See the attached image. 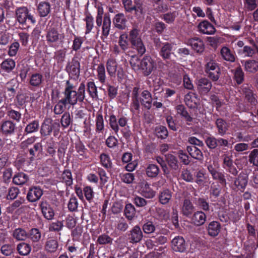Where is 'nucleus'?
Segmentation results:
<instances>
[{
	"label": "nucleus",
	"mask_w": 258,
	"mask_h": 258,
	"mask_svg": "<svg viewBox=\"0 0 258 258\" xmlns=\"http://www.w3.org/2000/svg\"><path fill=\"white\" fill-rule=\"evenodd\" d=\"M240 93L244 96L245 100L251 105L257 103L256 94L253 92L251 85L243 84L240 87Z\"/></svg>",
	"instance_id": "6e6552de"
},
{
	"label": "nucleus",
	"mask_w": 258,
	"mask_h": 258,
	"mask_svg": "<svg viewBox=\"0 0 258 258\" xmlns=\"http://www.w3.org/2000/svg\"><path fill=\"white\" fill-rule=\"evenodd\" d=\"M86 86L84 83H81L76 91V87L70 82L67 81L65 88L63 92L64 97L62 99L68 104L74 106L78 102H83L85 98Z\"/></svg>",
	"instance_id": "f257e3e1"
},
{
	"label": "nucleus",
	"mask_w": 258,
	"mask_h": 258,
	"mask_svg": "<svg viewBox=\"0 0 258 258\" xmlns=\"http://www.w3.org/2000/svg\"><path fill=\"white\" fill-rule=\"evenodd\" d=\"M96 24L97 27L98 33L99 32L98 28L100 27L102 24V33L104 36L107 37L109 34L111 26V20L109 16L105 14L103 19V12L98 10L96 17Z\"/></svg>",
	"instance_id": "39448f33"
},
{
	"label": "nucleus",
	"mask_w": 258,
	"mask_h": 258,
	"mask_svg": "<svg viewBox=\"0 0 258 258\" xmlns=\"http://www.w3.org/2000/svg\"><path fill=\"white\" fill-rule=\"evenodd\" d=\"M175 110H176L177 114L179 115L187 122V124L189 125L188 122L192 121L193 118L190 115L186 107L183 104L177 105L175 107Z\"/></svg>",
	"instance_id": "a878e982"
},
{
	"label": "nucleus",
	"mask_w": 258,
	"mask_h": 258,
	"mask_svg": "<svg viewBox=\"0 0 258 258\" xmlns=\"http://www.w3.org/2000/svg\"><path fill=\"white\" fill-rule=\"evenodd\" d=\"M155 132L156 136L161 139H166L168 136V132L167 128L163 125H159L155 127Z\"/></svg>",
	"instance_id": "6e6d98bb"
},
{
	"label": "nucleus",
	"mask_w": 258,
	"mask_h": 258,
	"mask_svg": "<svg viewBox=\"0 0 258 258\" xmlns=\"http://www.w3.org/2000/svg\"><path fill=\"white\" fill-rule=\"evenodd\" d=\"M66 71L71 77L78 79L80 73V63L77 57H74L71 61L68 63Z\"/></svg>",
	"instance_id": "9d476101"
},
{
	"label": "nucleus",
	"mask_w": 258,
	"mask_h": 258,
	"mask_svg": "<svg viewBox=\"0 0 258 258\" xmlns=\"http://www.w3.org/2000/svg\"><path fill=\"white\" fill-rule=\"evenodd\" d=\"M37 10L40 17L47 16L51 11L50 3L46 1L39 2L37 6Z\"/></svg>",
	"instance_id": "c756f323"
},
{
	"label": "nucleus",
	"mask_w": 258,
	"mask_h": 258,
	"mask_svg": "<svg viewBox=\"0 0 258 258\" xmlns=\"http://www.w3.org/2000/svg\"><path fill=\"white\" fill-rule=\"evenodd\" d=\"M13 236L18 241H25L27 238L28 234L24 229L18 228L13 231Z\"/></svg>",
	"instance_id": "79ce46f5"
},
{
	"label": "nucleus",
	"mask_w": 258,
	"mask_h": 258,
	"mask_svg": "<svg viewBox=\"0 0 258 258\" xmlns=\"http://www.w3.org/2000/svg\"><path fill=\"white\" fill-rule=\"evenodd\" d=\"M184 102L186 105L191 109H197L200 105L198 95L192 92H188L185 95Z\"/></svg>",
	"instance_id": "4468645a"
},
{
	"label": "nucleus",
	"mask_w": 258,
	"mask_h": 258,
	"mask_svg": "<svg viewBox=\"0 0 258 258\" xmlns=\"http://www.w3.org/2000/svg\"><path fill=\"white\" fill-rule=\"evenodd\" d=\"M140 66L143 74L145 76L150 75L156 69V63L149 55H145L140 61Z\"/></svg>",
	"instance_id": "0eeeda50"
},
{
	"label": "nucleus",
	"mask_w": 258,
	"mask_h": 258,
	"mask_svg": "<svg viewBox=\"0 0 258 258\" xmlns=\"http://www.w3.org/2000/svg\"><path fill=\"white\" fill-rule=\"evenodd\" d=\"M172 247L174 251L180 252H184L186 248L184 238L181 236H176L172 240Z\"/></svg>",
	"instance_id": "6ab92c4d"
},
{
	"label": "nucleus",
	"mask_w": 258,
	"mask_h": 258,
	"mask_svg": "<svg viewBox=\"0 0 258 258\" xmlns=\"http://www.w3.org/2000/svg\"><path fill=\"white\" fill-rule=\"evenodd\" d=\"M61 179L62 182L67 186H71L73 184L72 174L69 169L64 170L61 174Z\"/></svg>",
	"instance_id": "a18cd8bd"
},
{
	"label": "nucleus",
	"mask_w": 258,
	"mask_h": 258,
	"mask_svg": "<svg viewBox=\"0 0 258 258\" xmlns=\"http://www.w3.org/2000/svg\"><path fill=\"white\" fill-rule=\"evenodd\" d=\"M128 40L131 48L137 51L139 54L143 55L146 52V47L140 36V31L137 28H133L130 32Z\"/></svg>",
	"instance_id": "7ed1b4c3"
},
{
	"label": "nucleus",
	"mask_w": 258,
	"mask_h": 258,
	"mask_svg": "<svg viewBox=\"0 0 258 258\" xmlns=\"http://www.w3.org/2000/svg\"><path fill=\"white\" fill-rule=\"evenodd\" d=\"M220 55L222 58L225 61L230 62H234L235 61L236 55L235 53L232 51L227 46H223L220 50Z\"/></svg>",
	"instance_id": "5701e85b"
},
{
	"label": "nucleus",
	"mask_w": 258,
	"mask_h": 258,
	"mask_svg": "<svg viewBox=\"0 0 258 258\" xmlns=\"http://www.w3.org/2000/svg\"><path fill=\"white\" fill-rule=\"evenodd\" d=\"M221 224L217 221H213L209 223L206 229L208 234L212 237L217 236L221 230Z\"/></svg>",
	"instance_id": "393cba45"
},
{
	"label": "nucleus",
	"mask_w": 258,
	"mask_h": 258,
	"mask_svg": "<svg viewBox=\"0 0 258 258\" xmlns=\"http://www.w3.org/2000/svg\"><path fill=\"white\" fill-rule=\"evenodd\" d=\"M73 122V118L69 112H65L60 119V123L63 128L68 127Z\"/></svg>",
	"instance_id": "052dcab7"
},
{
	"label": "nucleus",
	"mask_w": 258,
	"mask_h": 258,
	"mask_svg": "<svg viewBox=\"0 0 258 258\" xmlns=\"http://www.w3.org/2000/svg\"><path fill=\"white\" fill-rule=\"evenodd\" d=\"M87 87V91L89 93L90 96L93 99H98V95L95 83L92 81L88 82Z\"/></svg>",
	"instance_id": "49530a36"
},
{
	"label": "nucleus",
	"mask_w": 258,
	"mask_h": 258,
	"mask_svg": "<svg viewBox=\"0 0 258 258\" xmlns=\"http://www.w3.org/2000/svg\"><path fill=\"white\" fill-rule=\"evenodd\" d=\"M244 74L239 66L234 71V79L237 84H241L244 81Z\"/></svg>",
	"instance_id": "bf43d9fd"
},
{
	"label": "nucleus",
	"mask_w": 258,
	"mask_h": 258,
	"mask_svg": "<svg viewBox=\"0 0 258 258\" xmlns=\"http://www.w3.org/2000/svg\"><path fill=\"white\" fill-rule=\"evenodd\" d=\"M222 158L223 161V167H225L227 165L233 163L232 160V153L231 151H227L223 152L222 156Z\"/></svg>",
	"instance_id": "0e129e2a"
},
{
	"label": "nucleus",
	"mask_w": 258,
	"mask_h": 258,
	"mask_svg": "<svg viewBox=\"0 0 258 258\" xmlns=\"http://www.w3.org/2000/svg\"><path fill=\"white\" fill-rule=\"evenodd\" d=\"M43 190L39 186H33L29 188L27 195V199L30 202H35L43 195Z\"/></svg>",
	"instance_id": "2eb2a0df"
},
{
	"label": "nucleus",
	"mask_w": 258,
	"mask_h": 258,
	"mask_svg": "<svg viewBox=\"0 0 258 258\" xmlns=\"http://www.w3.org/2000/svg\"><path fill=\"white\" fill-rule=\"evenodd\" d=\"M166 161L172 172L176 173L180 170V165L177 158L171 154H168L165 156Z\"/></svg>",
	"instance_id": "aec40b11"
},
{
	"label": "nucleus",
	"mask_w": 258,
	"mask_h": 258,
	"mask_svg": "<svg viewBox=\"0 0 258 258\" xmlns=\"http://www.w3.org/2000/svg\"><path fill=\"white\" fill-rule=\"evenodd\" d=\"M243 64L244 70L249 73H255L258 71V60L254 59H248L244 61Z\"/></svg>",
	"instance_id": "bb28decb"
},
{
	"label": "nucleus",
	"mask_w": 258,
	"mask_h": 258,
	"mask_svg": "<svg viewBox=\"0 0 258 258\" xmlns=\"http://www.w3.org/2000/svg\"><path fill=\"white\" fill-rule=\"evenodd\" d=\"M97 78L101 83H104L106 80L105 69L103 63H100L97 69Z\"/></svg>",
	"instance_id": "680f3d73"
},
{
	"label": "nucleus",
	"mask_w": 258,
	"mask_h": 258,
	"mask_svg": "<svg viewBox=\"0 0 258 258\" xmlns=\"http://www.w3.org/2000/svg\"><path fill=\"white\" fill-rule=\"evenodd\" d=\"M113 22L115 27L120 30H123L126 27L127 20L124 15L122 13L116 14L113 19Z\"/></svg>",
	"instance_id": "c85d7f7f"
},
{
	"label": "nucleus",
	"mask_w": 258,
	"mask_h": 258,
	"mask_svg": "<svg viewBox=\"0 0 258 258\" xmlns=\"http://www.w3.org/2000/svg\"><path fill=\"white\" fill-rule=\"evenodd\" d=\"M39 206L44 218L48 220H52L54 216V212L50 204L46 201H42Z\"/></svg>",
	"instance_id": "dca6fc26"
},
{
	"label": "nucleus",
	"mask_w": 258,
	"mask_h": 258,
	"mask_svg": "<svg viewBox=\"0 0 258 258\" xmlns=\"http://www.w3.org/2000/svg\"><path fill=\"white\" fill-rule=\"evenodd\" d=\"M142 195L146 198H153L155 196V191L151 189L149 183H146L141 189Z\"/></svg>",
	"instance_id": "3c124183"
},
{
	"label": "nucleus",
	"mask_w": 258,
	"mask_h": 258,
	"mask_svg": "<svg viewBox=\"0 0 258 258\" xmlns=\"http://www.w3.org/2000/svg\"><path fill=\"white\" fill-rule=\"evenodd\" d=\"M207 216L205 213L202 211H197L192 215L191 220L192 223L197 226L203 225L206 222Z\"/></svg>",
	"instance_id": "b1692460"
},
{
	"label": "nucleus",
	"mask_w": 258,
	"mask_h": 258,
	"mask_svg": "<svg viewBox=\"0 0 258 258\" xmlns=\"http://www.w3.org/2000/svg\"><path fill=\"white\" fill-rule=\"evenodd\" d=\"M195 209L192 202L188 199L184 200L182 207L181 212L187 217H190Z\"/></svg>",
	"instance_id": "7c9ffc66"
},
{
	"label": "nucleus",
	"mask_w": 258,
	"mask_h": 258,
	"mask_svg": "<svg viewBox=\"0 0 258 258\" xmlns=\"http://www.w3.org/2000/svg\"><path fill=\"white\" fill-rule=\"evenodd\" d=\"M15 248L14 246L11 244H6L1 247V252L6 256H10L13 253Z\"/></svg>",
	"instance_id": "774afa93"
},
{
	"label": "nucleus",
	"mask_w": 258,
	"mask_h": 258,
	"mask_svg": "<svg viewBox=\"0 0 258 258\" xmlns=\"http://www.w3.org/2000/svg\"><path fill=\"white\" fill-rule=\"evenodd\" d=\"M247 184V177L240 174L234 181V185L239 188L244 189Z\"/></svg>",
	"instance_id": "603ef678"
},
{
	"label": "nucleus",
	"mask_w": 258,
	"mask_h": 258,
	"mask_svg": "<svg viewBox=\"0 0 258 258\" xmlns=\"http://www.w3.org/2000/svg\"><path fill=\"white\" fill-rule=\"evenodd\" d=\"M43 77L42 74L36 73L32 74L30 77L29 83L33 87L38 88L43 82Z\"/></svg>",
	"instance_id": "72a5a7b5"
},
{
	"label": "nucleus",
	"mask_w": 258,
	"mask_h": 258,
	"mask_svg": "<svg viewBox=\"0 0 258 258\" xmlns=\"http://www.w3.org/2000/svg\"><path fill=\"white\" fill-rule=\"evenodd\" d=\"M100 162L102 165L106 169L111 167L112 163L110 158L106 154H101L100 156Z\"/></svg>",
	"instance_id": "69168bd1"
},
{
	"label": "nucleus",
	"mask_w": 258,
	"mask_h": 258,
	"mask_svg": "<svg viewBox=\"0 0 258 258\" xmlns=\"http://www.w3.org/2000/svg\"><path fill=\"white\" fill-rule=\"evenodd\" d=\"M250 43L252 45V47L249 46H244L243 49V53L245 56L252 57L255 53H258V47L256 44L252 40Z\"/></svg>",
	"instance_id": "a19ab883"
},
{
	"label": "nucleus",
	"mask_w": 258,
	"mask_h": 258,
	"mask_svg": "<svg viewBox=\"0 0 258 258\" xmlns=\"http://www.w3.org/2000/svg\"><path fill=\"white\" fill-rule=\"evenodd\" d=\"M198 28L201 33L208 35L213 34L216 31L214 26L207 20H204L200 23Z\"/></svg>",
	"instance_id": "412c9836"
},
{
	"label": "nucleus",
	"mask_w": 258,
	"mask_h": 258,
	"mask_svg": "<svg viewBox=\"0 0 258 258\" xmlns=\"http://www.w3.org/2000/svg\"><path fill=\"white\" fill-rule=\"evenodd\" d=\"M173 44L169 42H165L162 44L160 50L159 51V55L164 60L169 59L172 52Z\"/></svg>",
	"instance_id": "4be33fe9"
},
{
	"label": "nucleus",
	"mask_w": 258,
	"mask_h": 258,
	"mask_svg": "<svg viewBox=\"0 0 258 258\" xmlns=\"http://www.w3.org/2000/svg\"><path fill=\"white\" fill-rule=\"evenodd\" d=\"M32 249L30 244L26 242H21L17 246V250L18 253L21 255H28Z\"/></svg>",
	"instance_id": "58836bf2"
},
{
	"label": "nucleus",
	"mask_w": 258,
	"mask_h": 258,
	"mask_svg": "<svg viewBox=\"0 0 258 258\" xmlns=\"http://www.w3.org/2000/svg\"><path fill=\"white\" fill-rule=\"evenodd\" d=\"M140 101L141 105L147 109L152 107L153 98L151 93L148 90H144L141 94Z\"/></svg>",
	"instance_id": "a211bd4d"
},
{
	"label": "nucleus",
	"mask_w": 258,
	"mask_h": 258,
	"mask_svg": "<svg viewBox=\"0 0 258 258\" xmlns=\"http://www.w3.org/2000/svg\"><path fill=\"white\" fill-rule=\"evenodd\" d=\"M160 171V170L158 166L153 163L147 164L145 168L147 176L150 178H155L157 177Z\"/></svg>",
	"instance_id": "2f4dec72"
},
{
	"label": "nucleus",
	"mask_w": 258,
	"mask_h": 258,
	"mask_svg": "<svg viewBox=\"0 0 258 258\" xmlns=\"http://www.w3.org/2000/svg\"><path fill=\"white\" fill-rule=\"evenodd\" d=\"M215 124L218 130V134L221 136L225 135L229 127L227 122L223 119L219 118L216 119Z\"/></svg>",
	"instance_id": "e433bc0d"
},
{
	"label": "nucleus",
	"mask_w": 258,
	"mask_h": 258,
	"mask_svg": "<svg viewBox=\"0 0 258 258\" xmlns=\"http://www.w3.org/2000/svg\"><path fill=\"white\" fill-rule=\"evenodd\" d=\"M58 247V243L55 238H48L44 245L45 250L49 253H54Z\"/></svg>",
	"instance_id": "f704fd0d"
},
{
	"label": "nucleus",
	"mask_w": 258,
	"mask_h": 258,
	"mask_svg": "<svg viewBox=\"0 0 258 258\" xmlns=\"http://www.w3.org/2000/svg\"><path fill=\"white\" fill-rule=\"evenodd\" d=\"M186 44L191 46L192 50L200 54H202L205 49L203 40L198 37H194L188 39Z\"/></svg>",
	"instance_id": "9b49d317"
},
{
	"label": "nucleus",
	"mask_w": 258,
	"mask_h": 258,
	"mask_svg": "<svg viewBox=\"0 0 258 258\" xmlns=\"http://www.w3.org/2000/svg\"><path fill=\"white\" fill-rule=\"evenodd\" d=\"M84 21L86 23L85 34L90 33L94 27V18L90 13L85 14V18Z\"/></svg>",
	"instance_id": "37998d69"
},
{
	"label": "nucleus",
	"mask_w": 258,
	"mask_h": 258,
	"mask_svg": "<svg viewBox=\"0 0 258 258\" xmlns=\"http://www.w3.org/2000/svg\"><path fill=\"white\" fill-rule=\"evenodd\" d=\"M75 149L77 152L79 154L80 159H83L86 157L87 149L81 141H79L75 143Z\"/></svg>",
	"instance_id": "5fc2aeb1"
},
{
	"label": "nucleus",
	"mask_w": 258,
	"mask_h": 258,
	"mask_svg": "<svg viewBox=\"0 0 258 258\" xmlns=\"http://www.w3.org/2000/svg\"><path fill=\"white\" fill-rule=\"evenodd\" d=\"M197 90L202 94H207L211 89L212 82L207 78H201L197 80Z\"/></svg>",
	"instance_id": "ddd939ff"
},
{
	"label": "nucleus",
	"mask_w": 258,
	"mask_h": 258,
	"mask_svg": "<svg viewBox=\"0 0 258 258\" xmlns=\"http://www.w3.org/2000/svg\"><path fill=\"white\" fill-rule=\"evenodd\" d=\"M128 239L131 243H137L141 241L143 237V233L139 225H135L127 233Z\"/></svg>",
	"instance_id": "f8f14e48"
},
{
	"label": "nucleus",
	"mask_w": 258,
	"mask_h": 258,
	"mask_svg": "<svg viewBox=\"0 0 258 258\" xmlns=\"http://www.w3.org/2000/svg\"><path fill=\"white\" fill-rule=\"evenodd\" d=\"M39 126L38 120H34L26 125L25 128V132L27 134L36 132L38 130Z\"/></svg>",
	"instance_id": "e2e57ef3"
},
{
	"label": "nucleus",
	"mask_w": 258,
	"mask_h": 258,
	"mask_svg": "<svg viewBox=\"0 0 258 258\" xmlns=\"http://www.w3.org/2000/svg\"><path fill=\"white\" fill-rule=\"evenodd\" d=\"M68 104L62 98L58 100L57 103L54 106V113L55 114L59 115L63 113L66 108Z\"/></svg>",
	"instance_id": "13d9d810"
},
{
	"label": "nucleus",
	"mask_w": 258,
	"mask_h": 258,
	"mask_svg": "<svg viewBox=\"0 0 258 258\" xmlns=\"http://www.w3.org/2000/svg\"><path fill=\"white\" fill-rule=\"evenodd\" d=\"M142 229L145 234H150L155 232L156 227L152 221L146 220L142 225Z\"/></svg>",
	"instance_id": "de8ad7c7"
},
{
	"label": "nucleus",
	"mask_w": 258,
	"mask_h": 258,
	"mask_svg": "<svg viewBox=\"0 0 258 258\" xmlns=\"http://www.w3.org/2000/svg\"><path fill=\"white\" fill-rule=\"evenodd\" d=\"M29 180V176L27 174L20 172L16 174L13 179L14 183L17 185H23L26 183Z\"/></svg>",
	"instance_id": "c03bdc74"
},
{
	"label": "nucleus",
	"mask_w": 258,
	"mask_h": 258,
	"mask_svg": "<svg viewBox=\"0 0 258 258\" xmlns=\"http://www.w3.org/2000/svg\"><path fill=\"white\" fill-rule=\"evenodd\" d=\"M64 38V35L60 34L56 28L51 27L48 29L46 33V41L50 46H53L54 44L57 43L61 39Z\"/></svg>",
	"instance_id": "1a4fd4ad"
},
{
	"label": "nucleus",
	"mask_w": 258,
	"mask_h": 258,
	"mask_svg": "<svg viewBox=\"0 0 258 258\" xmlns=\"http://www.w3.org/2000/svg\"><path fill=\"white\" fill-rule=\"evenodd\" d=\"M186 150L190 156L199 161H202L204 159V156L202 152L195 146H187Z\"/></svg>",
	"instance_id": "cd10ccee"
},
{
	"label": "nucleus",
	"mask_w": 258,
	"mask_h": 258,
	"mask_svg": "<svg viewBox=\"0 0 258 258\" xmlns=\"http://www.w3.org/2000/svg\"><path fill=\"white\" fill-rule=\"evenodd\" d=\"M96 131L98 133L103 132L104 129V120L101 112H98L96 117Z\"/></svg>",
	"instance_id": "8fccbe9b"
},
{
	"label": "nucleus",
	"mask_w": 258,
	"mask_h": 258,
	"mask_svg": "<svg viewBox=\"0 0 258 258\" xmlns=\"http://www.w3.org/2000/svg\"><path fill=\"white\" fill-rule=\"evenodd\" d=\"M172 192L168 188H164L159 194V201L162 205L167 204L171 199Z\"/></svg>",
	"instance_id": "473e14b6"
},
{
	"label": "nucleus",
	"mask_w": 258,
	"mask_h": 258,
	"mask_svg": "<svg viewBox=\"0 0 258 258\" xmlns=\"http://www.w3.org/2000/svg\"><path fill=\"white\" fill-rule=\"evenodd\" d=\"M16 20L23 26H28L30 24L36 23L35 18L32 15L27 7L18 8L16 11Z\"/></svg>",
	"instance_id": "20e7f679"
},
{
	"label": "nucleus",
	"mask_w": 258,
	"mask_h": 258,
	"mask_svg": "<svg viewBox=\"0 0 258 258\" xmlns=\"http://www.w3.org/2000/svg\"><path fill=\"white\" fill-rule=\"evenodd\" d=\"M15 61L11 59H6L1 64L2 69L7 73L11 72L15 67Z\"/></svg>",
	"instance_id": "09e8293b"
},
{
	"label": "nucleus",
	"mask_w": 258,
	"mask_h": 258,
	"mask_svg": "<svg viewBox=\"0 0 258 258\" xmlns=\"http://www.w3.org/2000/svg\"><path fill=\"white\" fill-rule=\"evenodd\" d=\"M124 215L128 220H132L136 215V210L132 204H127L124 209Z\"/></svg>",
	"instance_id": "4d7b16f0"
},
{
	"label": "nucleus",
	"mask_w": 258,
	"mask_h": 258,
	"mask_svg": "<svg viewBox=\"0 0 258 258\" xmlns=\"http://www.w3.org/2000/svg\"><path fill=\"white\" fill-rule=\"evenodd\" d=\"M56 144L52 139L48 140L45 145V150L46 152V155L50 157L55 156L56 154Z\"/></svg>",
	"instance_id": "4c0bfd02"
},
{
	"label": "nucleus",
	"mask_w": 258,
	"mask_h": 258,
	"mask_svg": "<svg viewBox=\"0 0 258 258\" xmlns=\"http://www.w3.org/2000/svg\"><path fill=\"white\" fill-rule=\"evenodd\" d=\"M59 126L58 122H53L51 118H45L41 124L40 132L42 136H48L51 135L53 130L54 132H58Z\"/></svg>",
	"instance_id": "423d86ee"
},
{
	"label": "nucleus",
	"mask_w": 258,
	"mask_h": 258,
	"mask_svg": "<svg viewBox=\"0 0 258 258\" xmlns=\"http://www.w3.org/2000/svg\"><path fill=\"white\" fill-rule=\"evenodd\" d=\"M113 240V238L106 233H103L98 236L97 239V243L100 245H111Z\"/></svg>",
	"instance_id": "864d4df0"
},
{
	"label": "nucleus",
	"mask_w": 258,
	"mask_h": 258,
	"mask_svg": "<svg viewBox=\"0 0 258 258\" xmlns=\"http://www.w3.org/2000/svg\"><path fill=\"white\" fill-rule=\"evenodd\" d=\"M27 238L29 239L31 242L40 241L42 237L40 231L36 228L31 229L27 233Z\"/></svg>",
	"instance_id": "ea45409f"
},
{
	"label": "nucleus",
	"mask_w": 258,
	"mask_h": 258,
	"mask_svg": "<svg viewBox=\"0 0 258 258\" xmlns=\"http://www.w3.org/2000/svg\"><path fill=\"white\" fill-rule=\"evenodd\" d=\"M215 57V55L210 54L205 57V72L212 81H217L220 78V69Z\"/></svg>",
	"instance_id": "f03ea898"
},
{
	"label": "nucleus",
	"mask_w": 258,
	"mask_h": 258,
	"mask_svg": "<svg viewBox=\"0 0 258 258\" xmlns=\"http://www.w3.org/2000/svg\"><path fill=\"white\" fill-rule=\"evenodd\" d=\"M178 15V13L176 11L173 12H168L164 14L162 16V19H163L167 23L171 24L173 23Z\"/></svg>",
	"instance_id": "338daca9"
},
{
	"label": "nucleus",
	"mask_w": 258,
	"mask_h": 258,
	"mask_svg": "<svg viewBox=\"0 0 258 258\" xmlns=\"http://www.w3.org/2000/svg\"><path fill=\"white\" fill-rule=\"evenodd\" d=\"M117 63L115 59L109 58L106 62L107 72L110 77H115L117 71Z\"/></svg>",
	"instance_id": "c9c22d12"
},
{
	"label": "nucleus",
	"mask_w": 258,
	"mask_h": 258,
	"mask_svg": "<svg viewBox=\"0 0 258 258\" xmlns=\"http://www.w3.org/2000/svg\"><path fill=\"white\" fill-rule=\"evenodd\" d=\"M16 130V124L11 120L4 121L1 126L2 133L7 136L14 135Z\"/></svg>",
	"instance_id": "f3484780"
}]
</instances>
